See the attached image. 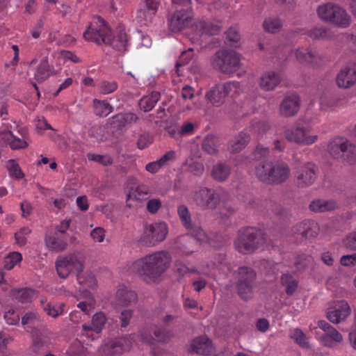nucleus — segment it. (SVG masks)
Returning <instances> with one entry per match:
<instances>
[{"label": "nucleus", "mask_w": 356, "mask_h": 356, "mask_svg": "<svg viewBox=\"0 0 356 356\" xmlns=\"http://www.w3.org/2000/svg\"><path fill=\"white\" fill-rule=\"evenodd\" d=\"M85 40L92 42L97 45H110L114 49L124 52L127 50L129 40L124 30L120 29L112 34L111 29L106 21L101 17H96L83 33Z\"/></svg>", "instance_id": "f257e3e1"}, {"label": "nucleus", "mask_w": 356, "mask_h": 356, "mask_svg": "<svg viewBox=\"0 0 356 356\" xmlns=\"http://www.w3.org/2000/svg\"><path fill=\"white\" fill-rule=\"evenodd\" d=\"M171 260L168 252L158 251L134 261L129 266V270L138 274L148 284L154 283L168 268Z\"/></svg>", "instance_id": "f03ea898"}, {"label": "nucleus", "mask_w": 356, "mask_h": 356, "mask_svg": "<svg viewBox=\"0 0 356 356\" xmlns=\"http://www.w3.org/2000/svg\"><path fill=\"white\" fill-rule=\"evenodd\" d=\"M290 172L288 164L282 161H265L256 167L257 178L268 184H280L286 181Z\"/></svg>", "instance_id": "7ed1b4c3"}, {"label": "nucleus", "mask_w": 356, "mask_h": 356, "mask_svg": "<svg viewBox=\"0 0 356 356\" xmlns=\"http://www.w3.org/2000/svg\"><path fill=\"white\" fill-rule=\"evenodd\" d=\"M266 241L264 232L256 227L241 228L234 241L236 249L242 254H250L261 247Z\"/></svg>", "instance_id": "20e7f679"}, {"label": "nucleus", "mask_w": 356, "mask_h": 356, "mask_svg": "<svg viewBox=\"0 0 356 356\" xmlns=\"http://www.w3.org/2000/svg\"><path fill=\"white\" fill-rule=\"evenodd\" d=\"M284 136L288 141L300 145H311L318 140L310 122L303 119H299L293 127L286 129Z\"/></svg>", "instance_id": "39448f33"}, {"label": "nucleus", "mask_w": 356, "mask_h": 356, "mask_svg": "<svg viewBox=\"0 0 356 356\" xmlns=\"http://www.w3.org/2000/svg\"><path fill=\"white\" fill-rule=\"evenodd\" d=\"M176 10L168 18V28L172 32H179L187 28L191 23V0H172Z\"/></svg>", "instance_id": "423d86ee"}, {"label": "nucleus", "mask_w": 356, "mask_h": 356, "mask_svg": "<svg viewBox=\"0 0 356 356\" xmlns=\"http://www.w3.org/2000/svg\"><path fill=\"white\" fill-rule=\"evenodd\" d=\"M241 90V85L237 81L218 83L207 91L205 98L209 103L218 107L224 104L227 97H234Z\"/></svg>", "instance_id": "0eeeda50"}, {"label": "nucleus", "mask_w": 356, "mask_h": 356, "mask_svg": "<svg viewBox=\"0 0 356 356\" xmlns=\"http://www.w3.org/2000/svg\"><path fill=\"white\" fill-rule=\"evenodd\" d=\"M168 231V226L163 221L147 223L143 226L139 242L145 246L154 247L166 238Z\"/></svg>", "instance_id": "6e6552de"}, {"label": "nucleus", "mask_w": 356, "mask_h": 356, "mask_svg": "<svg viewBox=\"0 0 356 356\" xmlns=\"http://www.w3.org/2000/svg\"><path fill=\"white\" fill-rule=\"evenodd\" d=\"M269 129V125L264 121H252L251 125L241 131L229 143V149L232 152H238L243 149L250 140L251 135H261Z\"/></svg>", "instance_id": "1a4fd4ad"}, {"label": "nucleus", "mask_w": 356, "mask_h": 356, "mask_svg": "<svg viewBox=\"0 0 356 356\" xmlns=\"http://www.w3.org/2000/svg\"><path fill=\"white\" fill-rule=\"evenodd\" d=\"M240 56L233 50L221 49L218 51L212 58L214 68L225 74L236 72L240 67Z\"/></svg>", "instance_id": "9d476101"}, {"label": "nucleus", "mask_w": 356, "mask_h": 356, "mask_svg": "<svg viewBox=\"0 0 356 356\" xmlns=\"http://www.w3.org/2000/svg\"><path fill=\"white\" fill-rule=\"evenodd\" d=\"M328 152L334 159L350 164L356 160V146L343 138L337 137L330 141Z\"/></svg>", "instance_id": "9b49d317"}, {"label": "nucleus", "mask_w": 356, "mask_h": 356, "mask_svg": "<svg viewBox=\"0 0 356 356\" xmlns=\"http://www.w3.org/2000/svg\"><path fill=\"white\" fill-rule=\"evenodd\" d=\"M56 269L59 277L67 278L72 273L76 275L84 269V259L79 254L73 253L58 257L56 261Z\"/></svg>", "instance_id": "f8f14e48"}, {"label": "nucleus", "mask_w": 356, "mask_h": 356, "mask_svg": "<svg viewBox=\"0 0 356 356\" xmlns=\"http://www.w3.org/2000/svg\"><path fill=\"white\" fill-rule=\"evenodd\" d=\"M220 193L213 188L202 187L193 192V200L203 210L215 209L220 203Z\"/></svg>", "instance_id": "ddd939ff"}, {"label": "nucleus", "mask_w": 356, "mask_h": 356, "mask_svg": "<svg viewBox=\"0 0 356 356\" xmlns=\"http://www.w3.org/2000/svg\"><path fill=\"white\" fill-rule=\"evenodd\" d=\"M255 277L256 273L251 268L247 266L238 268L236 288L242 299L246 300L251 297Z\"/></svg>", "instance_id": "4468645a"}, {"label": "nucleus", "mask_w": 356, "mask_h": 356, "mask_svg": "<svg viewBox=\"0 0 356 356\" xmlns=\"http://www.w3.org/2000/svg\"><path fill=\"white\" fill-rule=\"evenodd\" d=\"M135 334H131L129 337L111 339L102 344L99 350V356H114L122 354L129 349L132 345Z\"/></svg>", "instance_id": "2eb2a0df"}, {"label": "nucleus", "mask_w": 356, "mask_h": 356, "mask_svg": "<svg viewBox=\"0 0 356 356\" xmlns=\"http://www.w3.org/2000/svg\"><path fill=\"white\" fill-rule=\"evenodd\" d=\"M317 168L312 163L298 165L295 170V181L298 187L304 188L313 184L316 179Z\"/></svg>", "instance_id": "dca6fc26"}, {"label": "nucleus", "mask_w": 356, "mask_h": 356, "mask_svg": "<svg viewBox=\"0 0 356 356\" xmlns=\"http://www.w3.org/2000/svg\"><path fill=\"white\" fill-rule=\"evenodd\" d=\"M152 330L154 336L152 334V331L149 328L143 327L141 329L138 334L140 340L143 343L152 345L154 341L166 343L172 336L171 332L161 326L155 325Z\"/></svg>", "instance_id": "f3484780"}, {"label": "nucleus", "mask_w": 356, "mask_h": 356, "mask_svg": "<svg viewBox=\"0 0 356 356\" xmlns=\"http://www.w3.org/2000/svg\"><path fill=\"white\" fill-rule=\"evenodd\" d=\"M337 86L341 88H350L356 83V64L350 63L343 67L336 78Z\"/></svg>", "instance_id": "a211bd4d"}, {"label": "nucleus", "mask_w": 356, "mask_h": 356, "mask_svg": "<svg viewBox=\"0 0 356 356\" xmlns=\"http://www.w3.org/2000/svg\"><path fill=\"white\" fill-rule=\"evenodd\" d=\"M106 317L104 312H97L92 316L91 323H83L81 326V334L87 337L93 339V332L99 334L106 323Z\"/></svg>", "instance_id": "6ab92c4d"}, {"label": "nucleus", "mask_w": 356, "mask_h": 356, "mask_svg": "<svg viewBox=\"0 0 356 356\" xmlns=\"http://www.w3.org/2000/svg\"><path fill=\"white\" fill-rule=\"evenodd\" d=\"M50 333L35 330L31 333V350L35 354H40L49 348L51 343Z\"/></svg>", "instance_id": "aec40b11"}, {"label": "nucleus", "mask_w": 356, "mask_h": 356, "mask_svg": "<svg viewBox=\"0 0 356 356\" xmlns=\"http://www.w3.org/2000/svg\"><path fill=\"white\" fill-rule=\"evenodd\" d=\"M249 204L252 208L257 209L261 211L266 210L267 212L271 211L275 215L284 217L287 215L288 211L280 204L271 200H252L249 202Z\"/></svg>", "instance_id": "412c9836"}, {"label": "nucleus", "mask_w": 356, "mask_h": 356, "mask_svg": "<svg viewBox=\"0 0 356 356\" xmlns=\"http://www.w3.org/2000/svg\"><path fill=\"white\" fill-rule=\"evenodd\" d=\"M351 313L348 303L345 300L337 302L332 310L327 314V319L333 323L344 321Z\"/></svg>", "instance_id": "4be33fe9"}, {"label": "nucleus", "mask_w": 356, "mask_h": 356, "mask_svg": "<svg viewBox=\"0 0 356 356\" xmlns=\"http://www.w3.org/2000/svg\"><path fill=\"white\" fill-rule=\"evenodd\" d=\"M300 100L295 94L289 95L282 100L280 111L282 115L291 117L295 115L299 111Z\"/></svg>", "instance_id": "5701e85b"}, {"label": "nucleus", "mask_w": 356, "mask_h": 356, "mask_svg": "<svg viewBox=\"0 0 356 356\" xmlns=\"http://www.w3.org/2000/svg\"><path fill=\"white\" fill-rule=\"evenodd\" d=\"M213 350L211 341L207 336H200L194 339L189 348L190 352L204 355L211 354Z\"/></svg>", "instance_id": "b1692460"}, {"label": "nucleus", "mask_w": 356, "mask_h": 356, "mask_svg": "<svg viewBox=\"0 0 356 356\" xmlns=\"http://www.w3.org/2000/svg\"><path fill=\"white\" fill-rule=\"evenodd\" d=\"M56 70L52 65H50L47 57L43 58L36 67L34 78L38 83H42L55 74Z\"/></svg>", "instance_id": "393cba45"}, {"label": "nucleus", "mask_w": 356, "mask_h": 356, "mask_svg": "<svg viewBox=\"0 0 356 356\" xmlns=\"http://www.w3.org/2000/svg\"><path fill=\"white\" fill-rule=\"evenodd\" d=\"M138 116L133 113H118L109 119L111 125L118 130H122L127 125L136 122Z\"/></svg>", "instance_id": "a878e982"}, {"label": "nucleus", "mask_w": 356, "mask_h": 356, "mask_svg": "<svg viewBox=\"0 0 356 356\" xmlns=\"http://www.w3.org/2000/svg\"><path fill=\"white\" fill-rule=\"evenodd\" d=\"M137 294L125 286H120L115 295V303L119 306H128L137 300Z\"/></svg>", "instance_id": "bb28decb"}, {"label": "nucleus", "mask_w": 356, "mask_h": 356, "mask_svg": "<svg viewBox=\"0 0 356 356\" xmlns=\"http://www.w3.org/2000/svg\"><path fill=\"white\" fill-rule=\"evenodd\" d=\"M193 29L197 32L198 35L204 34L213 35L219 33L221 25L219 22L199 20L195 23Z\"/></svg>", "instance_id": "cd10ccee"}, {"label": "nucleus", "mask_w": 356, "mask_h": 356, "mask_svg": "<svg viewBox=\"0 0 356 356\" xmlns=\"http://www.w3.org/2000/svg\"><path fill=\"white\" fill-rule=\"evenodd\" d=\"M44 241L47 248L56 252L63 251L67 247V239L59 236L57 232L47 234Z\"/></svg>", "instance_id": "c85d7f7f"}, {"label": "nucleus", "mask_w": 356, "mask_h": 356, "mask_svg": "<svg viewBox=\"0 0 356 356\" xmlns=\"http://www.w3.org/2000/svg\"><path fill=\"white\" fill-rule=\"evenodd\" d=\"M281 75L279 72L268 71L262 74L260 78V87L266 91L274 90L281 81Z\"/></svg>", "instance_id": "c756f323"}, {"label": "nucleus", "mask_w": 356, "mask_h": 356, "mask_svg": "<svg viewBox=\"0 0 356 356\" xmlns=\"http://www.w3.org/2000/svg\"><path fill=\"white\" fill-rule=\"evenodd\" d=\"M334 11L329 22L340 28H346L350 26L351 22L350 17L345 10L336 5Z\"/></svg>", "instance_id": "7c9ffc66"}, {"label": "nucleus", "mask_w": 356, "mask_h": 356, "mask_svg": "<svg viewBox=\"0 0 356 356\" xmlns=\"http://www.w3.org/2000/svg\"><path fill=\"white\" fill-rule=\"evenodd\" d=\"M161 0H145V5L139 10L138 17L145 21L151 20L157 12Z\"/></svg>", "instance_id": "2f4dec72"}, {"label": "nucleus", "mask_w": 356, "mask_h": 356, "mask_svg": "<svg viewBox=\"0 0 356 356\" xmlns=\"http://www.w3.org/2000/svg\"><path fill=\"white\" fill-rule=\"evenodd\" d=\"M231 173V168L224 163H218L214 165L211 171V177L218 182H223L227 179Z\"/></svg>", "instance_id": "473e14b6"}, {"label": "nucleus", "mask_w": 356, "mask_h": 356, "mask_svg": "<svg viewBox=\"0 0 356 356\" xmlns=\"http://www.w3.org/2000/svg\"><path fill=\"white\" fill-rule=\"evenodd\" d=\"M37 294V291L31 288L15 289L11 291L13 298L22 303L31 302Z\"/></svg>", "instance_id": "72a5a7b5"}, {"label": "nucleus", "mask_w": 356, "mask_h": 356, "mask_svg": "<svg viewBox=\"0 0 356 356\" xmlns=\"http://www.w3.org/2000/svg\"><path fill=\"white\" fill-rule=\"evenodd\" d=\"M295 54L297 60L300 63H308L314 66L318 65V60L321 59L316 52L311 49H298L296 51Z\"/></svg>", "instance_id": "f704fd0d"}, {"label": "nucleus", "mask_w": 356, "mask_h": 356, "mask_svg": "<svg viewBox=\"0 0 356 356\" xmlns=\"http://www.w3.org/2000/svg\"><path fill=\"white\" fill-rule=\"evenodd\" d=\"M337 203L334 200L316 199L309 204V209L314 212H326L335 209Z\"/></svg>", "instance_id": "c9c22d12"}, {"label": "nucleus", "mask_w": 356, "mask_h": 356, "mask_svg": "<svg viewBox=\"0 0 356 356\" xmlns=\"http://www.w3.org/2000/svg\"><path fill=\"white\" fill-rule=\"evenodd\" d=\"M40 304L43 310L47 313V315L56 318L63 313L64 308L65 307L64 303H56L53 304L47 301L46 298H41Z\"/></svg>", "instance_id": "e433bc0d"}, {"label": "nucleus", "mask_w": 356, "mask_h": 356, "mask_svg": "<svg viewBox=\"0 0 356 356\" xmlns=\"http://www.w3.org/2000/svg\"><path fill=\"white\" fill-rule=\"evenodd\" d=\"M220 145L221 143L218 137L209 134L204 138L202 147L207 154H214L218 151Z\"/></svg>", "instance_id": "4c0bfd02"}, {"label": "nucleus", "mask_w": 356, "mask_h": 356, "mask_svg": "<svg viewBox=\"0 0 356 356\" xmlns=\"http://www.w3.org/2000/svg\"><path fill=\"white\" fill-rule=\"evenodd\" d=\"M160 96V92L157 91H153L149 95L144 96L139 102L140 109L145 112L151 111L159 100Z\"/></svg>", "instance_id": "58836bf2"}, {"label": "nucleus", "mask_w": 356, "mask_h": 356, "mask_svg": "<svg viewBox=\"0 0 356 356\" xmlns=\"http://www.w3.org/2000/svg\"><path fill=\"white\" fill-rule=\"evenodd\" d=\"M78 283L83 288L94 289L97 286V280L91 272L81 271L76 275Z\"/></svg>", "instance_id": "ea45409f"}, {"label": "nucleus", "mask_w": 356, "mask_h": 356, "mask_svg": "<svg viewBox=\"0 0 356 356\" xmlns=\"http://www.w3.org/2000/svg\"><path fill=\"white\" fill-rule=\"evenodd\" d=\"M93 108L96 115L106 117L113 111V106L106 100H93Z\"/></svg>", "instance_id": "a19ab883"}, {"label": "nucleus", "mask_w": 356, "mask_h": 356, "mask_svg": "<svg viewBox=\"0 0 356 356\" xmlns=\"http://www.w3.org/2000/svg\"><path fill=\"white\" fill-rule=\"evenodd\" d=\"M83 296L88 300L86 301L79 302L77 304V307L86 315L90 316L94 310L95 301L89 291L86 290L83 292Z\"/></svg>", "instance_id": "79ce46f5"}, {"label": "nucleus", "mask_w": 356, "mask_h": 356, "mask_svg": "<svg viewBox=\"0 0 356 356\" xmlns=\"http://www.w3.org/2000/svg\"><path fill=\"white\" fill-rule=\"evenodd\" d=\"M342 339V335L334 327L321 337L323 344L330 347L332 346L334 343L341 342Z\"/></svg>", "instance_id": "37998d69"}, {"label": "nucleus", "mask_w": 356, "mask_h": 356, "mask_svg": "<svg viewBox=\"0 0 356 356\" xmlns=\"http://www.w3.org/2000/svg\"><path fill=\"white\" fill-rule=\"evenodd\" d=\"M39 321L38 316L36 313L29 312L24 314L22 318V324L24 325L26 332L33 333L35 325Z\"/></svg>", "instance_id": "c03bdc74"}, {"label": "nucleus", "mask_w": 356, "mask_h": 356, "mask_svg": "<svg viewBox=\"0 0 356 356\" xmlns=\"http://www.w3.org/2000/svg\"><path fill=\"white\" fill-rule=\"evenodd\" d=\"M148 192L149 190L146 186L138 185L136 187L130 188L127 194V198L129 200L141 201L148 195Z\"/></svg>", "instance_id": "a18cd8bd"}, {"label": "nucleus", "mask_w": 356, "mask_h": 356, "mask_svg": "<svg viewBox=\"0 0 356 356\" xmlns=\"http://www.w3.org/2000/svg\"><path fill=\"white\" fill-rule=\"evenodd\" d=\"M177 215L182 225L187 229L192 227L191 214L188 207L184 204H181L177 207Z\"/></svg>", "instance_id": "49530a36"}, {"label": "nucleus", "mask_w": 356, "mask_h": 356, "mask_svg": "<svg viewBox=\"0 0 356 356\" xmlns=\"http://www.w3.org/2000/svg\"><path fill=\"white\" fill-rule=\"evenodd\" d=\"M336 4L327 3L318 7L317 13L321 19L329 22Z\"/></svg>", "instance_id": "de8ad7c7"}, {"label": "nucleus", "mask_w": 356, "mask_h": 356, "mask_svg": "<svg viewBox=\"0 0 356 356\" xmlns=\"http://www.w3.org/2000/svg\"><path fill=\"white\" fill-rule=\"evenodd\" d=\"M281 282L286 287V293L292 295L298 287V281L289 274H283L281 277Z\"/></svg>", "instance_id": "09e8293b"}, {"label": "nucleus", "mask_w": 356, "mask_h": 356, "mask_svg": "<svg viewBox=\"0 0 356 356\" xmlns=\"http://www.w3.org/2000/svg\"><path fill=\"white\" fill-rule=\"evenodd\" d=\"M289 336L300 346L302 348L309 347L307 338L300 329L296 328L291 330Z\"/></svg>", "instance_id": "8fccbe9b"}, {"label": "nucleus", "mask_w": 356, "mask_h": 356, "mask_svg": "<svg viewBox=\"0 0 356 356\" xmlns=\"http://www.w3.org/2000/svg\"><path fill=\"white\" fill-rule=\"evenodd\" d=\"M319 232V227L317 222L312 220H307V225L302 239L313 238L317 236Z\"/></svg>", "instance_id": "3c124183"}, {"label": "nucleus", "mask_w": 356, "mask_h": 356, "mask_svg": "<svg viewBox=\"0 0 356 356\" xmlns=\"http://www.w3.org/2000/svg\"><path fill=\"white\" fill-rule=\"evenodd\" d=\"M191 236L200 243H205L209 241L206 232L201 227L193 225L192 227L187 229Z\"/></svg>", "instance_id": "603ef678"}, {"label": "nucleus", "mask_w": 356, "mask_h": 356, "mask_svg": "<svg viewBox=\"0 0 356 356\" xmlns=\"http://www.w3.org/2000/svg\"><path fill=\"white\" fill-rule=\"evenodd\" d=\"M313 263V258L311 255L302 254L298 255L294 261V266L298 270H303L306 267Z\"/></svg>", "instance_id": "864d4df0"}, {"label": "nucleus", "mask_w": 356, "mask_h": 356, "mask_svg": "<svg viewBox=\"0 0 356 356\" xmlns=\"http://www.w3.org/2000/svg\"><path fill=\"white\" fill-rule=\"evenodd\" d=\"M22 260V255L18 252H13L6 257L4 261V268L7 270L13 269L15 266Z\"/></svg>", "instance_id": "5fc2aeb1"}, {"label": "nucleus", "mask_w": 356, "mask_h": 356, "mask_svg": "<svg viewBox=\"0 0 356 356\" xmlns=\"http://www.w3.org/2000/svg\"><path fill=\"white\" fill-rule=\"evenodd\" d=\"M118 85L115 81L102 80L99 85V92L103 95H108L114 92L118 89Z\"/></svg>", "instance_id": "6e6d98bb"}, {"label": "nucleus", "mask_w": 356, "mask_h": 356, "mask_svg": "<svg viewBox=\"0 0 356 356\" xmlns=\"http://www.w3.org/2000/svg\"><path fill=\"white\" fill-rule=\"evenodd\" d=\"M226 39L230 43L229 45L236 47L238 42L240 40V34L238 33V29L236 26L230 27L225 33Z\"/></svg>", "instance_id": "4d7b16f0"}, {"label": "nucleus", "mask_w": 356, "mask_h": 356, "mask_svg": "<svg viewBox=\"0 0 356 356\" xmlns=\"http://www.w3.org/2000/svg\"><path fill=\"white\" fill-rule=\"evenodd\" d=\"M10 137L8 138V142L12 149H24L28 146L26 140L16 137L12 131H8Z\"/></svg>", "instance_id": "13d9d810"}, {"label": "nucleus", "mask_w": 356, "mask_h": 356, "mask_svg": "<svg viewBox=\"0 0 356 356\" xmlns=\"http://www.w3.org/2000/svg\"><path fill=\"white\" fill-rule=\"evenodd\" d=\"M7 168L10 177L17 179H22L24 177L20 167L14 160L8 161Z\"/></svg>", "instance_id": "bf43d9fd"}, {"label": "nucleus", "mask_w": 356, "mask_h": 356, "mask_svg": "<svg viewBox=\"0 0 356 356\" xmlns=\"http://www.w3.org/2000/svg\"><path fill=\"white\" fill-rule=\"evenodd\" d=\"M264 29L269 33H276L281 28V22L277 18H268L264 22Z\"/></svg>", "instance_id": "052dcab7"}, {"label": "nucleus", "mask_w": 356, "mask_h": 356, "mask_svg": "<svg viewBox=\"0 0 356 356\" xmlns=\"http://www.w3.org/2000/svg\"><path fill=\"white\" fill-rule=\"evenodd\" d=\"M31 232V229L28 227H24L21 228L15 234V243L20 246L25 245L27 242L26 236L30 234Z\"/></svg>", "instance_id": "680f3d73"}, {"label": "nucleus", "mask_w": 356, "mask_h": 356, "mask_svg": "<svg viewBox=\"0 0 356 356\" xmlns=\"http://www.w3.org/2000/svg\"><path fill=\"white\" fill-rule=\"evenodd\" d=\"M309 36L314 40L324 39L329 36V32L326 28L315 27L309 31Z\"/></svg>", "instance_id": "e2e57ef3"}, {"label": "nucleus", "mask_w": 356, "mask_h": 356, "mask_svg": "<svg viewBox=\"0 0 356 356\" xmlns=\"http://www.w3.org/2000/svg\"><path fill=\"white\" fill-rule=\"evenodd\" d=\"M88 157L89 160L94 161L106 166L111 165L113 163L111 157L108 155L90 154Z\"/></svg>", "instance_id": "0e129e2a"}, {"label": "nucleus", "mask_w": 356, "mask_h": 356, "mask_svg": "<svg viewBox=\"0 0 356 356\" xmlns=\"http://www.w3.org/2000/svg\"><path fill=\"white\" fill-rule=\"evenodd\" d=\"M4 318L6 323L11 325H15L19 323V315L14 309H9L4 314Z\"/></svg>", "instance_id": "69168bd1"}, {"label": "nucleus", "mask_w": 356, "mask_h": 356, "mask_svg": "<svg viewBox=\"0 0 356 356\" xmlns=\"http://www.w3.org/2000/svg\"><path fill=\"white\" fill-rule=\"evenodd\" d=\"M162 202L159 199L153 198L147 202V210L151 214H155L161 208Z\"/></svg>", "instance_id": "338daca9"}, {"label": "nucleus", "mask_w": 356, "mask_h": 356, "mask_svg": "<svg viewBox=\"0 0 356 356\" xmlns=\"http://www.w3.org/2000/svg\"><path fill=\"white\" fill-rule=\"evenodd\" d=\"M133 312L131 309H124L121 312L119 316L120 321V327L122 328L127 327L129 324L130 320L132 318Z\"/></svg>", "instance_id": "774afa93"}]
</instances>
